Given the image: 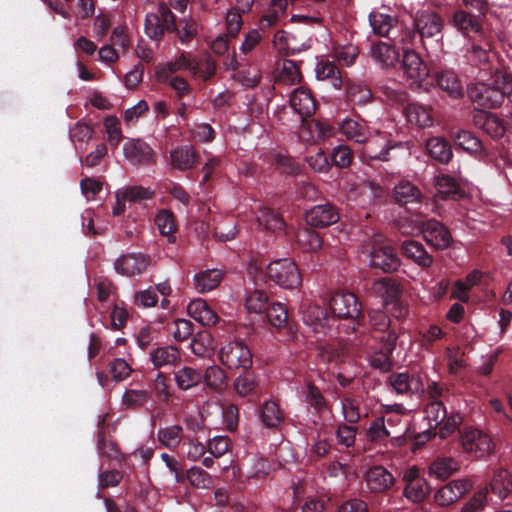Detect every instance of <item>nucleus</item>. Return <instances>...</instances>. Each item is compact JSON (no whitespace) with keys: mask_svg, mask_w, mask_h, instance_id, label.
<instances>
[{"mask_svg":"<svg viewBox=\"0 0 512 512\" xmlns=\"http://www.w3.org/2000/svg\"><path fill=\"white\" fill-rule=\"evenodd\" d=\"M287 0H271L267 11L262 15L261 22L266 27L276 25L285 16Z\"/></svg>","mask_w":512,"mask_h":512,"instance_id":"45","label":"nucleus"},{"mask_svg":"<svg viewBox=\"0 0 512 512\" xmlns=\"http://www.w3.org/2000/svg\"><path fill=\"white\" fill-rule=\"evenodd\" d=\"M220 360L229 369H249L252 366V353L242 342H230L221 348Z\"/></svg>","mask_w":512,"mask_h":512,"instance_id":"4","label":"nucleus"},{"mask_svg":"<svg viewBox=\"0 0 512 512\" xmlns=\"http://www.w3.org/2000/svg\"><path fill=\"white\" fill-rule=\"evenodd\" d=\"M266 273L271 281L282 288L295 289L301 285L299 269L294 261L289 258L270 262Z\"/></svg>","mask_w":512,"mask_h":512,"instance_id":"1","label":"nucleus"},{"mask_svg":"<svg viewBox=\"0 0 512 512\" xmlns=\"http://www.w3.org/2000/svg\"><path fill=\"white\" fill-rule=\"evenodd\" d=\"M223 279V272L219 269H208L195 274L194 287L200 293L211 291L218 287Z\"/></svg>","mask_w":512,"mask_h":512,"instance_id":"29","label":"nucleus"},{"mask_svg":"<svg viewBox=\"0 0 512 512\" xmlns=\"http://www.w3.org/2000/svg\"><path fill=\"white\" fill-rule=\"evenodd\" d=\"M193 354L198 357L209 356L214 351V342L210 333L207 331L198 332L190 343Z\"/></svg>","mask_w":512,"mask_h":512,"instance_id":"42","label":"nucleus"},{"mask_svg":"<svg viewBox=\"0 0 512 512\" xmlns=\"http://www.w3.org/2000/svg\"><path fill=\"white\" fill-rule=\"evenodd\" d=\"M150 361L156 368L175 366L181 362L180 350L172 345L157 347L149 353Z\"/></svg>","mask_w":512,"mask_h":512,"instance_id":"23","label":"nucleus"},{"mask_svg":"<svg viewBox=\"0 0 512 512\" xmlns=\"http://www.w3.org/2000/svg\"><path fill=\"white\" fill-rule=\"evenodd\" d=\"M118 195L129 203H140L152 199L155 191L149 187L131 185L118 189Z\"/></svg>","mask_w":512,"mask_h":512,"instance_id":"37","label":"nucleus"},{"mask_svg":"<svg viewBox=\"0 0 512 512\" xmlns=\"http://www.w3.org/2000/svg\"><path fill=\"white\" fill-rule=\"evenodd\" d=\"M429 155L441 163H448L453 156L450 145L439 137L430 138L426 143Z\"/></svg>","mask_w":512,"mask_h":512,"instance_id":"36","label":"nucleus"},{"mask_svg":"<svg viewBox=\"0 0 512 512\" xmlns=\"http://www.w3.org/2000/svg\"><path fill=\"white\" fill-rule=\"evenodd\" d=\"M488 489L481 488L463 505L461 512H483L488 504Z\"/></svg>","mask_w":512,"mask_h":512,"instance_id":"57","label":"nucleus"},{"mask_svg":"<svg viewBox=\"0 0 512 512\" xmlns=\"http://www.w3.org/2000/svg\"><path fill=\"white\" fill-rule=\"evenodd\" d=\"M149 264V256L141 253H129L118 258L114 267L119 274L133 277L143 273Z\"/></svg>","mask_w":512,"mask_h":512,"instance_id":"10","label":"nucleus"},{"mask_svg":"<svg viewBox=\"0 0 512 512\" xmlns=\"http://www.w3.org/2000/svg\"><path fill=\"white\" fill-rule=\"evenodd\" d=\"M365 481L368 489L374 493H384L395 484L394 476L383 466L370 468L366 472Z\"/></svg>","mask_w":512,"mask_h":512,"instance_id":"15","label":"nucleus"},{"mask_svg":"<svg viewBox=\"0 0 512 512\" xmlns=\"http://www.w3.org/2000/svg\"><path fill=\"white\" fill-rule=\"evenodd\" d=\"M389 383L398 394H405L421 389L418 378L411 377L408 373H395L389 376Z\"/></svg>","mask_w":512,"mask_h":512,"instance_id":"34","label":"nucleus"},{"mask_svg":"<svg viewBox=\"0 0 512 512\" xmlns=\"http://www.w3.org/2000/svg\"><path fill=\"white\" fill-rule=\"evenodd\" d=\"M149 396L147 390L129 389L122 395V403L126 408H139L148 401Z\"/></svg>","mask_w":512,"mask_h":512,"instance_id":"56","label":"nucleus"},{"mask_svg":"<svg viewBox=\"0 0 512 512\" xmlns=\"http://www.w3.org/2000/svg\"><path fill=\"white\" fill-rule=\"evenodd\" d=\"M422 232L426 242L436 249H445L452 241L450 232L436 220L427 221Z\"/></svg>","mask_w":512,"mask_h":512,"instance_id":"17","label":"nucleus"},{"mask_svg":"<svg viewBox=\"0 0 512 512\" xmlns=\"http://www.w3.org/2000/svg\"><path fill=\"white\" fill-rule=\"evenodd\" d=\"M268 296L262 290H253L245 299V308L249 313L260 314L267 310Z\"/></svg>","mask_w":512,"mask_h":512,"instance_id":"51","label":"nucleus"},{"mask_svg":"<svg viewBox=\"0 0 512 512\" xmlns=\"http://www.w3.org/2000/svg\"><path fill=\"white\" fill-rule=\"evenodd\" d=\"M150 388L155 397L163 403H167L172 396L169 378L164 373L159 372L156 375Z\"/></svg>","mask_w":512,"mask_h":512,"instance_id":"49","label":"nucleus"},{"mask_svg":"<svg viewBox=\"0 0 512 512\" xmlns=\"http://www.w3.org/2000/svg\"><path fill=\"white\" fill-rule=\"evenodd\" d=\"M471 488L472 483L470 480H453L436 491L434 500L439 506H449L458 501Z\"/></svg>","mask_w":512,"mask_h":512,"instance_id":"9","label":"nucleus"},{"mask_svg":"<svg viewBox=\"0 0 512 512\" xmlns=\"http://www.w3.org/2000/svg\"><path fill=\"white\" fill-rule=\"evenodd\" d=\"M332 312L343 319H356L361 314V304L355 294L350 292H337L330 300Z\"/></svg>","mask_w":512,"mask_h":512,"instance_id":"7","label":"nucleus"},{"mask_svg":"<svg viewBox=\"0 0 512 512\" xmlns=\"http://www.w3.org/2000/svg\"><path fill=\"white\" fill-rule=\"evenodd\" d=\"M394 197L398 203L406 205L420 202L422 199V193L411 181L401 180L394 187Z\"/></svg>","mask_w":512,"mask_h":512,"instance_id":"30","label":"nucleus"},{"mask_svg":"<svg viewBox=\"0 0 512 512\" xmlns=\"http://www.w3.org/2000/svg\"><path fill=\"white\" fill-rule=\"evenodd\" d=\"M303 321L318 334H325L330 328V317L326 309L318 304L309 303L302 311Z\"/></svg>","mask_w":512,"mask_h":512,"instance_id":"12","label":"nucleus"},{"mask_svg":"<svg viewBox=\"0 0 512 512\" xmlns=\"http://www.w3.org/2000/svg\"><path fill=\"white\" fill-rule=\"evenodd\" d=\"M123 153L133 164H150L155 160L153 149L140 139H129L123 146Z\"/></svg>","mask_w":512,"mask_h":512,"instance_id":"11","label":"nucleus"},{"mask_svg":"<svg viewBox=\"0 0 512 512\" xmlns=\"http://www.w3.org/2000/svg\"><path fill=\"white\" fill-rule=\"evenodd\" d=\"M187 309L190 316L202 325L212 326L219 320L218 315L202 299L190 302Z\"/></svg>","mask_w":512,"mask_h":512,"instance_id":"25","label":"nucleus"},{"mask_svg":"<svg viewBox=\"0 0 512 512\" xmlns=\"http://www.w3.org/2000/svg\"><path fill=\"white\" fill-rule=\"evenodd\" d=\"M466 57L471 64L485 67L491 59L490 44L488 42L473 43L467 50Z\"/></svg>","mask_w":512,"mask_h":512,"instance_id":"43","label":"nucleus"},{"mask_svg":"<svg viewBox=\"0 0 512 512\" xmlns=\"http://www.w3.org/2000/svg\"><path fill=\"white\" fill-rule=\"evenodd\" d=\"M191 73L194 76H198L203 81H207L215 75L216 63L211 57L208 56L198 61L193 58Z\"/></svg>","mask_w":512,"mask_h":512,"instance_id":"50","label":"nucleus"},{"mask_svg":"<svg viewBox=\"0 0 512 512\" xmlns=\"http://www.w3.org/2000/svg\"><path fill=\"white\" fill-rule=\"evenodd\" d=\"M402 254L411 259L422 268H428L433 263V257L429 255L424 246L415 240H405L400 246Z\"/></svg>","mask_w":512,"mask_h":512,"instance_id":"21","label":"nucleus"},{"mask_svg":"<svg viewBox=\"0 0 512 512\" xmlns=\"http://www.w3.org/2000/svg\"><path fill=\"white\" fill-rule=\"evenodd\" d=\"M371 57L383 67H393L399 60V52L395 45L378 42L371 47Z\"/></svg>","mask_w":512,"mask_h":512,"instance_id":"24","label":"nucleus"},{"mask_svg":"<svg viewBox=\"0 0 512 512\" xmlns=\"http://www.w3.org/2000/svg\"><path fill=\"white\" fill-rule=\"evenodd\" d=\"M444 21L434 11H423L416 19L415 25L422 37L432 38L442 31Z\"/></svg>","mask_w":512,"mask_h":512,"instance_id":"18","label":"nucleus"},{"mask_svg":"<svg viewBox=\"0 0 512 512\" xmlns=\"http://www.w3.org/2000/svg\"><path fill=\"white\" fill-rule=\"evenodd\" d=\"M491 85L497 88L505 98L512 95V75L510 73L502 70L495 71Z\"/></svg>","mask_w":512,"mask_h":512,"instance_id":"62","label":"nucleus"},{"mask_svg":"<svg viewBox=\"0 0 512 512\" xmlns=\"http://www.w3.org/2000/svg\"><path fill=\"white\" fill-rule=\"evenodd\" d=\"M473 123L492 138H499L505 133L501 120L496 115L483 110H478L474 113Z\"/></svg>","mask_w":512,"mask_h":512,"instance_id":"20","label":"nucleus"},{"mask_svg":"<svg viewBox=\"0 0 512 512\" xmlns=\"http://www.w3.org/2000/svg\"><path fill=\"white\" fill-rule=\"evenodd\" d=\"M347 95L352 102L357 104H365L372 98L370 89L360 82L349 83L347 86Z\"/></svg>","mask_w":512,"mask_h":512,"instance_id":"58","label":"nucleus"},{"mask_svg":"<svg viewBox=\"0 0 512 512\" xmlns=\"http://www.w3.org/2000/svg\"><path fill=\"white\" fill-rule=\"evenodd\" d=\"M262 422L267 427H276L282 421V413L277 403L267 401L261 410Z\"/></svg>","mask_w":512,"mask_h":512,"instance_id":"55","label":"nucleus"},{"mask_svg":"<svg viewBox=\"0 0 512 512\" xmlns=\"http://www.w3.org/2000/svg\"><path fill=\"white\" fill-rule=\"evenodd\" d=\"M406 428H397L396 431H390L384 418L375 419L368 431L367 437L371 441H382L390 438L393 445L401 446L404 442Z\"/></svg>","mask_w":512,"mask_h":512,"instance_id":"13","label":"nucleus"},{"mask_svg":"<svg viewBox=\"0 0 512 512\" xmlns=\"http://www.w3.org/2000/svg\"><path fill=\"white\" fill-rule=\"evenodd\" d=\"M155 224L162 236L168 238L169 242L175 241V233L177 224L173 213L169 210L162 209L155 216Z\"/></svg>","mask_w":512,"mask_h":512,"instance_id":"35","label":"nucleus"},{"mask_svg":"<svg viewBox=\"0 0 512 512\" xmlns=\"http://www.w3.org/2000/svg\"><path fill=\"white\" fill-rule=\"evenodd\" d=\"M203 379L209 387L218 391L227 386L225 371L217 365L209 366L203 375Z\"/></svg>","mask_w":512,"mask_h":512,"instance_id":"53","label":"nucleus"},{"mask_svg":"<svg viewBox=\"0 0 512 512\" xmlns=\"http://www.w3.org/2000/svg\"><path fill=\"white\" fill-rule=\"evenodd\" d=\"M316 76L319 80H330L333 87L339 89L342 85L340 71L337 66L328 60H321L316 66Z\"/></svg>","mask_w":512,"mask_h":512,"instance_id":"41","label":"nucleus"},{"mask_svg":"<svg viewBox=\"0 0 512 512\" xmlns=\"http://www.w3.org/2000/svg\"><path fill=\"white\" fill-rule=\"evenodd\" d=\"M341 132L349 139L357 142L364 143L367 141L369 131L364 123L358 122L353 119H345L341 124Z\"/></svg>","mask_w":512,"mask_h":512,"instance_id":"38","label":"nucleus"},{"mask_svg":"<svg viewBox=\"0 0 512 512\" xmlns=\"http://www.w3.org/2000/svg\"><path fill=\"white\" fill-rule=\"evenodd\" d=\"M260 224L264 225L266 229L272 231H280L284 227V221L281 216L269 208L261 209L258 216Z\"/></svg>","mask_w":512,"mask_h":512,"instance_id":"59","label":"nucleus"},{"mask_svg":"<svg viewBox=\"0 0 512 512\" xmlns=\"http://www.w3.org/2000/svg\"><path fill=\"white\" fill-rule=\"evenodd\" d=\"M306 223L313 227H327L339 220V214L331 204L317 205L305 213Z\"/></svg>","mask_w":512,"mask_h":512,"instance_id":"14","label":"nucleus"},{"mask_svg":"<svg viewBox=\"0 0 512 512\" xmlns=\"http://www.w3.org/2000/svg\"><path fill=\"white\" fill-rule=\"evenodd\" d=\"M197 152L193 146H182L171 151V163L174 168L188 170L194 167L197 161Z\"/></svg>","mask_w":512,"mask_h":512,"instance_id":"31","label":"nucleus"},{"mask_svg":"<svg viewBox=\"0 0 512 512\" xmlns=\"http://www.w3.org/2000/svg\"><path fill=\"white\" fill-rule=\"evenodd\" d=\"M372 290L383 299L385 304L396 302L401 293L399 284L389 277L375 281L372 285Z\"/></svg>","mask_w":512,"mask_h":512,"instance_id":"26","label":"nucleus"},{"mask_svg":"<svg viewBox=\"0 0 512 512\" xmlns=\"http://www.w3.org/2000/svg\"><path fill=\"white\" fill-rule=\"evenodd\" d=\"M267 318L271 325L280 329L287 325L288 312L282 303H274L267 310Z\"/></svg>","mask_w":512,"mask_h":512,"instance_id":"60","label":"nucleus"},{"mask_svg":"<svg viewBox=\"0 0 512 512\" xmlns=\"http://www.w3.org/2000/svg\"><path fill=\"white\" fill-rule=\"evenodd\" d=\"M437 84L442 90L447 91L453 97L461 95L462 87L454 72L444 71L439 73Z\"/></svg>","mask_w":512,"mask_h":512,"instance_id":"52","label":"nucleus"},{"mask_svg":"<svg viewBox=\"0 0 512 512\" xmlns=\"http://www.w3.org/2000/svg\"><path fill=\"white\" fill-rule=\"evenodd\" d=\"M400 68L409 85L419 86L429 76L427 65L413 50H404Z\"/></svg>","mask_w":512,"mask_h":512,"instance_id":"5","label":"nucleus"},{"mask_svg":"<svg viewBox=\"0 0 512 512\" xmlns=\"http://www.w3.org/2000/svg\"><path fill=\"white\" fill-rule=\"evenodd\" d=\"M187 479L194 488L209 489L213 486L212 476L200 467L188 469Z\"/></svg>","mask_w":512,"mask_h":512,"instance_id":"54","label":"nucleus"},{"mask_svg":"<svg viewBox=\"0 0 512 512\" xmlns=\"http://www.w3.org/2000/svg\"><path fill=\"white\" fill-rule=\"evenodd\" d=\"M408 121L419 127H427L432 124L430 112L422 105L412 103L405 108Z\"/></svg>","mask_w":512,"mask_h":512,"instance_id":"46","label":"nucleus"},{"mask_svg":"<svg viewBox=\"0 0 512 512\" xmlns=\"http://www.w3.org/2000/svg\"><path fill=\"white\" fill-rule=\"evenodd\" d=\"M193 58L189 53H181L175 60L160 64L156 67L155 76L159 82H167L169 76L184 69L191 71Z\"/></svg>","mask_w":512,"mask_h":512,"instance_id":"19","label":"nucleus"},{"mask_svg":"<svg viewBox=\"0 0 512 512\" xmlns=\"http://www.w3.org/2000/svg\"><path fill=\"white\" fill-rule=\"evenodd\" d=\"M430 493V486L426 480H418L405 484L403 495L413 503L423 502Z\"/></svg>","mask_w":512,"mask_h":512,"instance_id":"47","label":"nucleus"},{"mask_svg":"<svg viewBox=\"0 0 512 512\" xmlns=\"http://www.w3.org/2000/svg\"><path fill=\"white\" fill-rule=\"evenodd\" d=\"M170 333L175 341H186L193 335V323L186 319H176L172 323Z\"/></svg>","mask_w":512,"mask_h":512,"instance_id":"61","label":"nucleus"},{"mask_svg":"<svg viewBox=\"0 0 512 512\" xmlns=\"http://www.w3.org/2000/svg\"><path fill=\"white\" fill-rule=\"evenodd\" d=\"M492 493L506 499L512 493V471L504 468L496 470L490 482Z\"/></svg>","mask_w":512,"mask_h":512,"instance_id":"28","label":"nucleus"},{"mask_svg":"<svg viewBox=\"0 0 512 512\" xmlns=\"http://www.w3.org/2000/svg\"><path fill=\"white\" fill-rule=\"evenodd\" d=\"M468 96L472 102L483 108H497L505 100L503 94L491 83H476L468 88Z\"/></svg>","mask_w":512,"mask_h":512,"instance_id":"6","label":"nucleus"},{"mask_svg":"<svg viewBox=\"0 0 512 512\" xmlns=\"http://www.w3.org/2000/svg\"><path fill=\"white\" fill-rule=\"evenodd\" d=\"M426 418L429 422V425L438 426L441 424L447 415L446 409L442 402L440 401H432L430 402L425 409Z\"/></svg>","mask_w":512,"mask_h":512,"instance_id":"64","label":"nucleus"},{"mask_svg":"<svg viewBox=\"0 0 512 512\" xmlns=\"http://www.w3.org/2000/svg\"><path fill=\"white\" fill-rule=\"evenodd\" d=\"M302 81L299 66L292 60H284L279 69L277 82L287 86L298 84Z\"/></svg>","mask_w":512,"mask_h":512,"instance_id":"40","label":"nucleus"},{"mask_svg":"<svg viewBox=\"0 0 512 512\" xmlns=\"http://www.w3.org/2000/svg\"><path fill=\"white\" fill-rule=\"evenodd\" d=\"M175 29V17L164 3H160L155 12L146 15L145 32L152 39H159L165 31L173 32Z\"/></svg>","mask_w":512,"mask_h":512,"instance_id":"2","label":"nucleus"},{"mask_svg":"<svg viewBox=\"0 0 512 512\" xmlns=\"http://www.w3.org/2000/svg\"><path fill=\"white\" fill-rule=\"evenodd\" d=\"M183 428L178 424L160 428L157 432V439L166 448H176L182 441Z\"/></svg>","mask_w":512,"mask_h":512,"instance_id":"39","label":"nucleus"},{"mask_svg":"<svg viewBox=\"0 0 512 512\" xmlns=\"http://www.w3.org/2000/svg\"><path fill=\"white\" fill-rule=\"evenodd\" d=\"M176 385L181 390H189L199 385L203 379L201 371L184 366L174 372Z\"/></svg>","mask_w":512,"mask_h":512,"instance_id":"32","label":"nucleus"},{"mask_svg":"<svg viewBox=\"0 0 512 512\" xmlns=\"http://www.w3.org/2000/svg\"><path fill=\"white\" fill-rule=\"evenodd\" d=\"M459 469V464L452 458H437L429 466V474L439 479H446Z\"/></svg>","mask_w":512,"mask_h":512,"instance_id":"44","label":"nucleus"},{"mask_svg":"<svg viewBox=\"0 0 512 512\" xmlns=\"http://www.w3.org/2000/svg\"><path fill=\"white\" fill-rule=\"evenodd\" d=\"M434 186L437 195L442 199L453 198L460 196V184L458 180L449 175H439L434 178Z\"/></svg>","mask_w":512,"mask_h":512,"instance_id":"33","label":"nucleus"},{"mask_svg":"<svg viewBox=\"0 0 512 512\" xmlns=\"http://www.w3.org/2000/svg\"><path fill=\"white\" fill-rule=\"evenodd\" d=\"M371 265L385 272H391L398 268L399 259L394 249L389 246L374 249L370 255Z\"/></svg>","mask_w":512,"mask_h":512,"instance_id":"22","label":"nucleus"},{"mask_svg":"<svg viewBox=\"0 0 512 512\" xmlns=\"http://www.w3.org/2000/svg\"><path fill=\"white\" fill-rule=\"evenodd\" d=\"M452 21L454 26L463 33L479 32L481 29L476 17L463 10L456 11Z\"/></svg>","mask_w":512,"mask_h":512,"instance_id":"48","label":"nucleus"},{"mask_svg":"<svg viewBox=\"0 0 512 512\" xmlns=\"http://www.w3.org/2000/svg\"><path fill=\"white\" fill-rule=\"evenodd\" d=\"M461 445L465 452L478 458L487 457L495 450L492 438L478 429L465 430L461 435Z\"/></svg>","mask_w":512,"mask_h":512,"instance_id":"3","label":"nucleus"},{"mask_svg":"<svg viewBox=\"0 0 512 512\" xmlns=\"http://www.w3.org/2000/svg\"><path fill=\"white\" fill-rule=\"evenodd\" d=\"M370 25L376 35L389 37L395 33L397 20L389 14L380 11H373L369 15Z\"/></svg>","mask_w":512,"mask_h":512,"instance_id":"27","label":"nucleus"},{"mask_svg":"<svg viewBox=\"0 0 512 512\" xmlns=\"http://www.w3.org/2000/svg\"><path fill=\"white\" fill-rule=\"evenodd\" d=\"M456 144L463 150L476 153L481 150V142L469 131H459L455 136Z\"/></svg>","mask_w":512,"mask_h":512,"instance_id":"63","label":"nucleus"},{"mask_svg":"<svg viewBox=\"0 0 512 512\" xmlns=\"http://www.w3.org/2000/svg\"><path fill=\"white\" fill-rule=\"evenodd\" d=\"M290 105L292 109L304 120L311 117L316 111V102L308 88H296L290 95Z\"/></svg>","mask_w":512,"mask_h":512,"instance_id":"16","label":"nucleus"},{"mask_svg":"<svg viewBox=\"0 0 512 512\" xmlns=\"http://www.w3.org/2000/svg\"><path fill=\"white\" fill-rule=\"evenodd\" d=\"M365 143L362 151L363 157L380 161L391 160L390 151L401 147V143L392 142L383 134L367 138Z\"/></svg>","mask_w":512,"mask_h":512,"instance_id":"8","label":"nucleus"}]
</instances>
